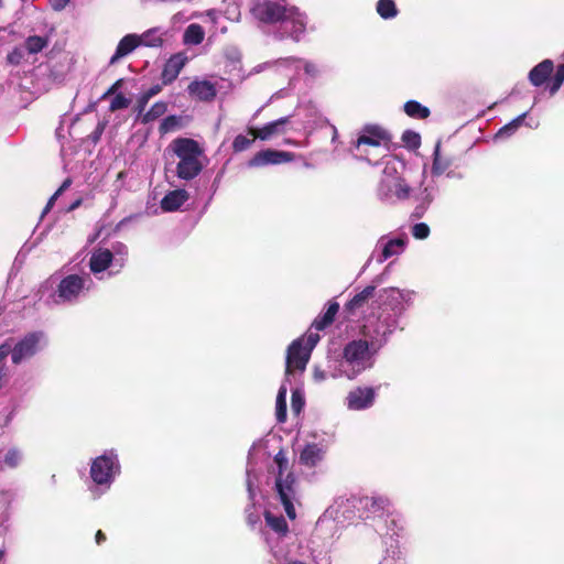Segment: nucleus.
<instances>
[{"instance_id":"obj_1","label":"nucleus","mask_w":564,"mask_h":564,"mask_svg":"<svg viewBox=\"0 0 564 564\" xmlns=\"http://www.w3.org/2000/svg\"><path fill=\"white\" fill-rule=\"evenodd\" d=\"M415 292L388 288L379 293V307L365 322L364 338L372 351H380L397 330H403L401 319L412 306Z\"/></svg>"},{"instance_id":"obj_2","label":"nucleus","mask_w":564,"mask_h":564,"mask_svg":"<svg viewBox=\"0 0 564 564\" xmlns=\"http://www.w3.org/2000/svg\"><path fill=\"white\" fill-rule=\"evenodd\" d=\"M94 288L89 273L57 271L40 286V300L50 308L74 306L84 301Z\"/></svg>"},{"instance_id":"obj_3","label":"nucleus","mask_w":564,"mask_h":564,"mask_svg":"<svg viewBox=\"0 0 564 564\" xmlns=\"http://www.w3.org/2000/svg\"><path fill=\"white\" fill-rule=\"evenodd\" d=\"M250 13L260 23L273 25L280 24L282 34L295 42L306 31V17L288 0H253Z\"/></svg>"},{"instance_id":"obj_4","label":"nucleus","mask_w":564,"mask_h":564,"mask_svg":"<svg viewBox=\"0 0 564 564\" xmlns=\"http://www.w3.org/2000/svg\"><path fill=\"white\" fill-rule=\"evenodd\" d=\"M378 352L372 351L370 343L365 338L354 339L345 345L341 357L335 361L337 365L330 375L333 378L355 379L373 367Z\"/></svg>"},{"instance_id":"obj_5","label":"nucleus","mask_w":564,"mask_h":564,"mask_svg":"<svg viewBox=\"0 0 564 564\" xmlns=\"http://www.w3.org/2000/svg\"><path fill=\"white\" fill-rule=\"evenodd\" d=\"M121 474V464L117 449H105L102 454L90 459L88 490L94 499L108 492Z\"/></svg>"},{"instance_id":"obj_6","label":"nucleus","mask_w":564,"mask_h":564,"mask_svg":"<svg viewBox=\"0 0 564 564\" xmlns=\"http://www.w3.org/2000/svg\"><path fill=\"white\" fill-rule=\"evenodd\" d=\"M167 152L177 159L173 172L183 181H192L197 177L203 169L200 156L204 151L199 143L189 138H176L167 147Z\"/></svg>"},{"instance_id":"obj_7","label":"nucleus","mask_w":564,"mask_h":564,"mask_svg":"<svg viewBox=\"0 0 564 564\" xmlns=\"http://www.w3.org/2000/svg\"><path fill=\"white\" fill-rule=\"evenodd\" d=\"M381 530L378 532L383 536L386 545L384 556L380 564H403L401 551L399 546V538L402 536L404 530V518L394 510H388L380 524Z\"/></svg>"},{"instance_id":"obj_8","label":"nucleus","mask_w":564,"mask_h":564,"mask_svg":"<svg viewBox=\"0 0 564 564\" xmlns=\"http://www.w3.org/2000/svg\"><path fill=\"white\" fill-rule=\"evenodd\" d=\"M319 339V334L310 329L289 345L285 358V381L289 380L293 369L300 372L305 371L311 354Z\"/></svg>"},{"instance_id":"obj_9","label":"nucleus","mask_w":564,"mask_h":564,"mask_svg":"<svg viewBox=\"0 0 564 564\" xmlns=\"http://www.w3.org/2000/svg\"><path fill=\"white\" fill-rule=\"evenodd\" d=\"M127 257V249H94L88 263L90 273L98 280L112 278L124 267Z\"/></svg>"},{"instance_id":"obj_10","label":"nucleus","mask_w":564,"mask_h":564,"mask_svg":"<svg viewBox=\"0 0 564 564\" xmlns=\"http://www.w3.org/2000/svg\"><path fill=\"white\" fill-rule=\"evenodd\" d=\"M274 492L289 519L294 520L296 518L294 503L299 500V482L295 475L292 471L286 475H276Z\"/></svg>"},{"instance_id":"obj_11","label":"nucleus","mask_w":564,"mask_h":564,"mask_svg":"<svg viewBox=\"0 0 564 564\" xmlns=\"http://www.w3.org/2000/svg\"><path fill=\"white\" fill-rule=\"evenodd\" d=\"M359 503L361 508L366 509L370 514L376 519V531L381 530L380 524L382 519L388 513V510H391L390 501L388 498L382 496H373V497H362L357 499L355 497L341 500L338 503V508H343L345 505L347 507H356V503Z\"/></svg>"},{"instance_id":"obj_12","label":"nucleus","mask_w":564,"mask_h":564,"mask_svg":"<svg viewBox=\"0 0 564 564\" xmlns=\"http://www.w3.org/2000/svg\"><path fill=\"white\" fill-rule=\"evenodd\" d=\"M45 339L43 332H31L20 338L11 350V360L14 365H20L35 356L42 348Z\"/></svg>"},{"instance_id":"obj_13","label":"nucleus","mask_w":564,"mask_h":564,"mask_svg":"<svg viewBox=\"0 0 564 564\" xmlns=\"http://www.w3.org/2000/svg\"><path fill=\"white\" fill-rule=\"evenodd\" d=\"M391 134L378 124H367L362 128L361 134L355 141V148L359 150L362 145L379 148L384 145L389 149Z\"/></svg>"},{"instance_id":"obj_14","label":"nucleus","mask_w":564,"mask_h":564,"mask_svg":"<svg viewBox=\"0 0 564 564\" xmlns=\"http://www.w3.org/2000/svg\"><path fill=\"white\" fill-rule=\"evenodd\" d=\"M377 390L373 387H357L348 392L345 404L350 411L370 409L376 400Z\"/></svg>"},{"instance_id":"obj_15","label":"nucleus","mask_w":564,"mask_h":564,"mask_svg":"<svg viewBox=\"0 0 564 564\" xmlns=\"http://www.w3.org/2000/svg\"><path fill=\"white\" fill-rule=\"evenodd\" d=\"M295 154L288 151L265 149L257 152L249 161V167H261L265 165H278L294 161Z\"/></svg>"},{"instance_id":"obj_16","label":"nucleus","mask_w":564,"mask_h":564,"mask_svg":"<svg viewBox=\"0 0 564 564\" xmlns=\"http://www.w3.org/2000/svg\"><path fill=\"white\" fill-rule=\"evenodd\" d=\"M290 122V116L279 118L274 121L265 123L261 128L249 127L247 132L253 139H260L261 141L270 140L273 135L281 134L284 132V127Z\"/></svg>"},{"instance_id":"obj_17","label":"nucleus","mask_w":564,"mask_h":564,"mask_svg":"<svg viewBox=\"0 0 564 564\" xmlns=\"http://www.w3.org/2000/svg\"><path fill=\"white\" fill-rule=\"evenodd\" d=\"M187 61L188 58L183 52L173 54L163 66L161 73L162 85L166 86L172 84L177 78Z\"/></svg>"},{"instance_id":"obj_18","label":"nucleus","mask_w":564,"mask_h":564,"mask_svg":"<svg viewBox=\"0 0 564 564\" xmlns=\"http://www.w3.org/2000/svg\"><path fill=\"white\" fill-rule=\"evenodd\" d=\"M381 275L376 276L371 284L367 285L360 292L356 293L346 304L345 310L349 313H354L357 310L364 307L370 299L373 297L376 289L381 283Z\"/></svg>"},{"instance_id":"obj_19","label":"nucleus","mask_w":564,"mask_h":564,"mask_svg":"<svg viewBox=\"0 0 564 564\" xmlns=\"http://www.w3.org/2000/svg\"><path fill=\"white\" fill-rule=\"evenodd\" d=\"M187 90L200 101H213L217 95L215 85L208 80H193Z\"/></svg>"},{"instance_id":"obj_20","label":"nucleus","mask_w":564,"mask_h":564,"mask_svg":"<svg viewBox=\"0 0 564 564\" xmlns=\"http://www.w3.org/2000/svg\"><path fill=\"white\" fill-rule=\"evenodd\" d=\"M324 454L322 445L316 443L306 444L300 454V463L308 468L315 467L323 460Z\"/></svg>"},{"instance_id":"obj_21","label":"nucleus","mask_w":564,"mask_h":564,"mask_svg":"<svg viewBox=\"0 0 564 564\" xmlns=\"http://www.w3.org/2000/svg\"><path fill=\"white\" fill-rule=\"evenodd\" d=\"M189 198V194L184 188L170 191L161 200V208L164 212H175Z\"/></svg>"},{"instance_id":"obj_22","label":"nucleus","mask_w":564,"mask_h":564,"mask_svg":"<svg viewBox=\"0 0 564 564\" xmlns=\"http://www.w3.org/2000/svg\"><path fill=\"white\" fill-rule=\"evenodd\" d=\"M554 69V64L551 59H544L535 65L529 73L530 83L535 86H542L551 76Z\"/></svg>"},{"instance_id":"obj_23","label":"nucleus","mask_w":564,"mask_h":564,"mask_svg":"<svg viewBox=\"0 0 564 564\" xmlns=\"http://www.w3.org/2000/svg\"><path fill=\"white\" fill-rule=\"evenodd\" d=\"M338 311L339 304L336 301H329L326 310L314 319L311 327L317 332L324 330L333 324Z\"/></svg>"},{"instance_id":"obj_24","label":"nucleus","mask_w":564,"mask_h":564,"mask_svg":"<svg viewBox=\"0 0 564 564\" xmlns=\"http://www.w3.org/2000/svg\"><path fill=\"white\" fill-rule=\"evenodd\" d=\"M139 36L137 34H127L118 43L115 54L110 58V64L117 63L120 58L130 54L139 45Z\"/></svg>"},{"instance_id":"obj_25","label":"nucleus","mask_w":564,"mask_h":564,"mask_svg":"<svg viewBox=\"0 0 564 564\" xmlns=\"http://www.w3.org/2000/svg\"><path fill=\"white\" fill-rule=\"evenodd\" d=\"M265 524L278 535L284 536L289 532V525L281 514H274L267 510L264 511Z\"/></svg>"},{"instance_id":"obj_26","label":"nucleus","mask_w":564,"mask_h":564,"mask_svg":"<svg viewBox=\"0 0 564 564\" xmlns=\"http://www.w3.org/2000/svg\"><path fill=\"white\" fill-rule=\"evenodd\" d=\"M286 384L283 382L278 391L276 400H275V417L279 423H284L288 416V408H286Z\"/></svg>"},{"instance_id":"obj_27","label":"nucleus","mask_w":564,"mask_h":564,"mask_svg":"<svg viewBox=\"0 0 564 564\" xmlns=\"http://www.w3.org/2000/svg\"><path fill=\"white\" fill-rule=\"evenodd\" d=\"M139 36V45L147 47H161L163 45V36L159 29H150Z\"/></svg>"},{"instance_id":"obj_28","label":"nucleus","mask_w":564,"mask_h":564,"mask_svg":"<svg viewBox=\"0 0 564 564\" xmlns=\"http://www.w3.org/2000/svg\"><path fill=\"white\" fill-rule=\"evenodd\" d=\"M399 250L403 249H375L370 257L368 258L367 262L362 267V271H365L368 267H370L373 262L381 264L384 261H387L389 258L393 256L400 254Z\"/></svg>"},{"instance_id":"obj_29","label":"nucleus","mask_w":564,"mask_h":564,"mask_svg":"<svg viewBox=\"0 0 564 564\" xmlns=\"http://www.w3.org/2000/svg\"><path fill=\"white\" fill-rule=\"evenodd\" d=\"M0 458L3 468L8 467L14 469L22 463L23 453L18 447H10L0 456Z\"/></svg>"},{"instance_id":"obj_30","label":"nucleus","mask_w":564,"mask_h":564,"mask_svg":"<svg viewBox=\"0 0 564 564\" xmlns=\"http://www.w3.org/2000/svg\"><path fill=\"white\" fill-rule=\"evenodd\" d=\"M404 112L414 119H426L430 117L431 111L427 107L421 105L416 100H409L403 106Z\"/></svg>"},{"instance_id":"obj_31","label":"nucleus","mask_w":564,"mask_h":564,"mask_svg":"<svg viewBox=\"0 0 564 564\" xmlns=\"http://www.w3.org/2000/svg\"><path fill=\"white\" fill-rule=\"evenodd\" d=\"M47 36L30 35L24 41V47L29 54H37L48 45Z\"/></svg>"},{"instance_id":"obj_32","label":"nucleus","mask_w":564,"mask_h":564,"mask_svg":"<svg viewBox=\"0 0 564 564\" xmlns=\"http://www.w3.org/2000/svg\"><path fill=\"white\" fill-rule=\"evenodd\" d=\"M204 36H205V33H204L203 28L199 24L193 23L186 28V30L184 32L183 41L186 44L197 45L204 41Z\"/></svg>"},{"instance_id":"obj_33","label":"nucleus","mask_w":564,"mask_h":564,"mask_svg":"<svg viewBox=\"0 0 564 564\" xmlns=\"http://www.w3.org/2000/svg\"><path fill=\"white\" fill-rule=\"evenodd\" d=\"M167 111V102L158 101L151 106V108L144 112L141 117V122L147 124L162 117Z\"/></svg>"},{"instance_id":"obj_34","label":"nucleus","mask_w":564,"mask_h":564,"mask_svg":"<svg viewBox=\"0 0 564 564\" xmlns=\"http://www.w3.org/2000/svg\"><path fill=\"white\" fill-rule=\"evenodd\" d=\"M525 117H527V112H523L522 115H520L516 119H513L511 122L505 124L496 133V138L503 139V138H508V137L512 135L521 127Z\"/></svg>"},{"instance_id":"obj_35","label":"nucleus","mask_w":564,"mask_h":564,"mask_svg":"<svg viewBox=\"0 0 564 564\" xmlns=\"http://www.w3.org/2000/svg\"><path fill=\"white\" fill-rule=\"evenodd\" d=\"M257 448V443H253L252 446L250 447L249 452H248V462H247V470H246V474H247V480H246V484H247V491H248V495H249V498L252 500L256 496V492H254V488H253V480H252V468H253V453Z\"/></svg>"},{"instance_id":"obj_36","label":"nucleus","mask_w":564,"mask_h":564,"mask_svg":"<svg viewBox=\"0 0 564 564\" xmlns=\"http://www.w3.org/2000/svg\"><path fill=\"white\" fill-rule=\"evenodd\" d=\"M376 9L378 14L384 20L392 19L398 14V9L393 0H379Z\"/></svg>"},{"instance_id":"obj_37","label":"nucleus","mask_w":564,"mask_h":564,"mask_svg":"<svg viewBox=\"0 0 564 564\" xmlns=\"http://www.w3.org/2000/svg\"><path fill=\"white\" fill-rule=\"evenodd\" d=\"M441 144L440 142L436 144L434 153H433V165L432 173L435 175L443 174L449 166V163L441 158Z\"/></svg>"},{"instance_id":"obj_38","label":"nucleus","mask_w":564,"mask_h":564,"mask_svg":"<svg viewBox=\"0 0 564 564\" xmlns=\"http://www.w3.org/2000/svg\"><path fill=\"white\" fill-rule=\"evenodd\" d=\"M305 405L304 392L299 389H292L291 395V410L294 414L299 415Z\"/></svg>"},{"instance_id":"obj_39","label":"nucleus","mask_w":564,"mask_h":564,"mask_svg":"<svg viewBox=\"0 0 564 564\" xmlns=\"http://www.w3.org/2000/svg\"><path fill=\"white\" fill-rule=\"evenodd\" d=\"M433 199L434 198L431 192L427 188H424L421 194V203L415 207L413 216L416 218H422Z\"/></svg>"},{"instance_id":"obj_40","label":"nucleus","mask_w":564,"mask_h":564,"mask_svg":"<svg viewBox=\"0 0 564 564\" xmlns=\"http://www.w3.org/2000/svg\"><path fill=\"white\" fill-rule=\"evenodd\" d=\"M180 126H181V118L175 115H171V116L165 117L162 120V122L160 123V127H159V131L161 134H165V133L176 130Z\"/></svg>"},{"instance_id":"obj_41","label":"nucleus","mask_w":564,"mask_h":564,"mask_svg":"<svg viewBox=\"0 0 564 564\" xmlns=\"http://www.w3.org/2000/svg\"><path fill=\"white\" fill-rule=\"evenodd\" d=\"M254 140L256 139H253V137L248 138L243 134H238L235 137V139L232 141L231 148H232L234 152H236V153L242 152V151L248 150L252 145Z\"/></svg>"},{"instance_id":"obj_42","label":"nucleus","mask_w":564,"mask_h":564,"mask_svg":"<svg viewBox=\"0 0 564 564\" xmlns=\"http://www.w3.org/2000/svg\"><path fill=\"white\" fill-rule=\"evenodd\" d=\"M563 83H564V63L557 66L556 72L551 79V84L549 87L550 94L552 96L554 94H556L558 91V89L561 88V86L563 85Z\"/></svg>"},{"instance_id":"obj_43","label":"nucleus","mask_w":564,"mask_h":564,"mask_svg":"<svg viewBox=\"0 0 564 564\" xmlns=\"http://www.w3.org/2000/svg\"><path fill=\"white\" fill-rule=\"evenodd\" d=\"M401 139L404 142V144L411 150H415L421 145V137L415 131L405 130Z\"/></svg>"},{"instance_id":"obj_44","label":"nucleus","mask_w":564,"mask_h":564,"mask_svg":"<svg viewBox=\"0 0 564 564\" xmlns=\"http://www.w3.org/2000/svg\"><path fill=\"white\" fill-rule=\"evenodd\" d=\"M130 102H131L130 99L127 98L123 94H121V93L116 94V96L113 97V99L110 102L109 110L111 112H115L120 109H126L129 107Z\"/></svg>"},{"instance_id":"obj_45","label":"nucleus","mask_w":564,"mask_h":564,"mask_svg":"<svg viewBox=\"0 0 564 564\" xmlns=\"http://www.w3.org/2000/svg\"><path fill=\"white\" fill-rule=\"evenodd\" d=\"M394 188V195L398 199H406L410 197L411 188L404 180L398 178Z\"/></svg>"},{"instance_id":"obj_46","label":"nucleus","mask_w":564,"mask_h":564,"mask_svg":"<svg viewBox=\"0 0 564 564\" xmlns=\"http://www.w3.org/2000/svg\"><path fill=\"white\" fill-rule=\"evenodd\" d=\"M274 464L276 465V475H286V469L289 466L288 458L283 451H279L273 457Z\"/></svg>"},{"instance_id":"obj_47","label":"nucleus","mask_w":564,"mask_h":564,"mask_svg":"<svg viewBox=\"0 0 564 564\" xmlns=\"http://www.w3.org/2000/svg\"><path fill=\"white\" fill-rule=\"evenodd\" d=\"M24 57L23 50L21 47H14L8 55L7 62L10 65L18 66L21 64Z\"/></svg>"},{"instance_id":"obj_48","label":"nucleus","mask_w":564,"mask_h":564,"mask_svg":"<svg viewBox=\"0 0 564 564\" xmlns=\"http://www.w3.org/2000/svg\"><path fill=\"white\" fill-rule=\"evenodd\" d=\"M412 235L416 239H425L430 235V227L425 223L415 224L412 227Z\"/></svg>"},{"instance_id":"obj_49","label":"nucleus","mask_w":564,"mask_h":564,"mask_svg":"<svg viewBox=\"0 0 564 564\" xmlns=\"http://www.w3.org/2000/svg\"><path fill=\"white\" fill-rule=\"evenodd\" d=\"M247 523L250 528L254 529L260 522V516L253 510V505L246 508Z\"/></svg>"},{"instance_id":"obj_50","label":"nucleus","mask_w":564,"mask_h":564,"mask_svg":"<svg viewBox=\"0 0 564 564\" xmlns=\"http://www.w3.org/2000/svg\"><path fill=\"white\" fill-rule=\"evenodd\" d=\"M150 98L147 97L143 93L138 97L137 104L134 106V110L138 113V118L141 119L142 115L145 112V107L149 102Z\"/></svg>"},{"instance_id":"obj_51","label":"nucleus","mask_w":564,"mask_h":564,"mask_svg":"<svg viewBox=\"0 0 564 564\" xmlns=\"http://www.w3.org/2000/svg\"><path fill=\"white\" fill-rule=\"evenodd\" d=\"M406 240L408 238L404 237V238H394V239H389L387 241L384 240H381L380 241V247H404V245L406 243Z\"/></svg>"},{"instance_id":"obj_52","label":"nucleus","mask_w":564,"mask_h":564,"mask_svg":"<svg viewBox=\"0 0 564 564\" xmlns=\"http://www.w3.org/2000/svg\"><path fill=\"white\" fill-rule=\"evenodd\" d=\"M26 257H28V252L24 251L23 249H20L15 256V259L13 262V268L20 269L23 265Z\"/></svg>"},{"instance_id":"obj_53","label":"nucleus","mask_w":564,"mask_h":564,"mask_svg":"<svg viewBox=\"0 0 564 564\" xmlns=\"http://www.w3.org/2000/svg\"><path fill=\"white\" fill-rule=\"evenodd\" d=\"M122 79H118L117 82H115L102 95V99L107 98L108 96L115 95L117 90L122 86Z\"/></svg>"},{"instance_id":"obj_54","label":"nucleus","mask_w":564,"mask_h":564,"mask_svg":"<svg viewBox=\"0 0 564 564\" xmlns=\"http://www.w3.org/2000/svg\"><path fill=\"white\" fill-rule=\"evenodd\" d=\"M313 378L316 382H322L327 378V372L319 367H315L313 371Z\"/></svg>"},{"instance_id":"obj_55","label":"nucleus","mask_w":564,"mask_h":564,"mask_svg":"<svg viewBox=\"0 0 564 564\" xmlns=\"http://www.w3.org/2000/svg\"><path fill=\"white\" fill-rule=\"evenodd\" d=\"M68 2L69 0H51V7L55 11H61L68 4Z\"/></svg>"},{"instance_id":"obj_56","label":"nucleus","mask_w":564,"mask_h":564,"mask_svg":"<svg viewBox=\"0 0 564 564\" xmlns=\"http://www.w3.org/2000/svg\"><path fill=\"white\" fill-rule=\"evenodd\" d=\"M161 90H162V86L158 84V85L151 86L148 90L143 91V94L151 99L152 97L158 95Z\"/></svg>"},{"instance_id":"obj_57","label":"nucleus","mask_w":564,"mask_h":564,"mask_svg":"<svg viewBox=\"0 0 564 564\" xmlns=\"http://www.w3.org/2000/svg\"><path fill=\"white\" fill-rule=\"evenodd\" d=\"M72 184V180L68 177L66 178L62 185L58 187V189L55 192V197H59Z\"/></svg>"},{"instance_id":"obj_58","label":"nucleus","mask_w":564,"mask_h":564,"mask_svg":"<svg viewBox=\"0 0 564 564\" xmlns=\"http://www.w3.org/2000/svg\"><path fill=\"white\" fill-rule=\"evenodd\" d=\"M304 70L306 74L314 76L317 74V66L312 62H305Z\"/></svg>"},{"instance_id":"obj_59","label":"nucleus","mask_w":564,"mask_h":564,"mask_svg":"<svg viewBox=\"0 0 564 564\" xmlns=\"http://www.w3.org/2000/svg\"><path fill=\"white\" fill-rule=\"evenodd\" d=\"M57 198L58 197H55V193L50 197V199L46 203V206L43 209L42 216H44L52 209Z\"/></svg>"},{"instance_id":"obj_60","label":"nucleus","mask_w":564,"mask_h":564,"mask_svg":"<svg viewBox=\"0 0 564 564\" xmlns=\"http://www.w3.org/2000/svg\"><path fill=\"white\" fill-rule=\"evenodd\" d=\"M95 539H96L97 544H100L106 540V535L102 531L99 530V531H97Z\"/></svg>"},{"instance_id":"obj_61","label":"nucleus","mask_w":564,"mask_h":564,"mask_svg":"<svg viewBox=\"0 0 564 564\" xmlns=\"http://www.w3.org/2000/svg\"><path fill=\"white\" fill-rule=\"evenodd\" d=\"M102 130H104V127H98L97 131H96V134H100L102 132Z\"/></svg>"},{"instance_id":"obj_62","label":"nucleus","mask_w":564,"mask_h":564,"mask_svg":"<svg viewBox=\"0 0 564 564\" xmlns=\"http://www.w3.org/2000/svg\"><path fill=\"white\" fill-rule=\"evenodd\" d=\"M289 564H305V563H303V562H301V561H293V562H291V563H289Z\"/></svg>"},{"instance_id":"obj_63","label":"nucleus","mask_w":564,"mask_h":564,"mask_svg":"<svg viewBox=\"0 0 564 564\" xmlns=\"http://www.w3.org/2000/svg\"><path fill=\"white\" fill-rule=\"evenodd\" d=\"M78 205H79V200H78V202H76V203H74V205H73L72 207H76V206H78Z\"/></svg>"},{"instance_id":"obj_64","label":"nucleus","mask_w":564,"mask_h":564,"mask_svg":"<svg viewBox=\"0 0 564 564\" xmlns=\"http://www.w3.org/2000/svg\"><path fill=\"white\" fill-rule=\"evenodd\" d=\"M3 556V551L0 550V558Z\"/></svg>"}]
</instances>
